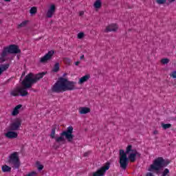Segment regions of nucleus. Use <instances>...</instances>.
Segmentation results:
<instances>
[{
	"label": "nucleus",
	"mask_w": 176,
	"mask_h": 176,
	"mask_svg": "<svg viewBox=\"0 0 176 176\" xmlns=\"http://www.w3.org/2000/svg\"><path fill=\"white\" fill-rule=\"evenodd\" d=\"M1 170L3 173H10V171H12V168L8 165H3L1 167Z\"/></svg>",
	"instance_id": "obj_18"
},
{
	"label": "nucleus",
	"mask_w": 176,
	"mask_h": 176,
	"mask_svg": "<svg viewBox=\"0 0 176 176\" xmlns=\"http://www.w3.org/2000/svg\"><path fill=\"white\" fill-rule=\"evenodd\" d=\"M83 58H85V55H82V56L80 57V60H83Z\"/></svg>",
	"instance_id": "obj_37"
},
{
	"label": "nucleus",
	"mask_w": 176,
	"mask_h": 176,
	"mask_svg": "<svg viewBox=\"0 0 176 176\" xmlns=\"http://www.w3.org/2000/svg\"><path fill=\"white\" fill-rule=\"evenodd\" d=\"M171 124H162V127L164 130H167V129H170L171 127Z\"/></svg>",
	"instance_id": "obj_27"
},
{
	"label": "nucleus",
	"mask_w": 176,
	"mask_h": 176,
	"mask_svg": "<svg viewBox=\"0 0 176 176\" xmlns=\"http://www.w3.org/2000/svg\"><path fill=\"white\" fill-rule=\"evenodd\" d=\"M79 14H80V16H83L85 14V12L81 11V12H80Z\"/></svg>",
	"instance_id": "obj_34"
},
{
	"label": "nucleus",
	"mask_w": 176,
	"mask_h": 176,
	"mask_svg": "<svg viewBox=\"0 0 176 176\" xmlns=\"http://www.w3.org/2000/svg\"><path fill=\"white\" fill-rule=\"evenodd\" d=\"M21 53V50L19 49V46L14 44L5 47L1 54V58H5L8 54H19Z\"/></svg>",
	"instance_id": "obj_5"
},
{
	"label": "nucleus",
	"mask_w": 176,
	"mask_h": 176,
	"mask_svg": "<svg viewBox=\"0 0 176 176\" xmlns=\"http://www.w3.org/2000/svg\"><path fill=\"white\" fill-rule=\"evenodd\" d=\"M54 13H56V6L54 4H52L48 9L46 16L47 17H48V19H52Z\"/></svg>",
	"instance_id": "obj_12"
},
{
	"label": "nucleus",
	"mask_w": 176,
	"mask_h": 176,
	"mask_svg": "<svg viewBox=\"0 0 176 176\" xmlns=\"http://www.w3.org/2000/svg\"><path fill=\"white\" fill-rule=\"evenodd\" d=\"M28 87H16L14 89L10 92V95L12 96V97H19V96H21V97H25L26 96H28V91H27Z\"/></svg>",
	"instance_id": "obj_8"
},
{
	"label": "nucleus",
	"mask_w": 176,
	"mask_h": 176,
	"mask_svg": "<svg viewBox=\"0 0 176 176\" xmlns=\"http://www.w3.org/2000/svg\"><path fill=\"white\" fill-rule=\"evenodd\" d=\"M51 138H56V127L53 126L50 134Z\"/></svg>",
	"instance_id": "obj_24"
},
{
	"label": "nucleus",
	"mask_w": 176,
	"mask_h": 176,
	"mask_svg": "<svg viewBox=\"0 0 176 176\" xmlns=\"http://www.w3.org/2000/svg\"><path fill=\"white\" fill-rule=\"evenodd\" d=\"M28 24V21H23L21 23L18 25L17 28H24V27L27 26Z\"/></svg>",
	"instance_id": "obj_23"
},
{
	"label": "nucleus",
	"mask_w": 176,
	"mask_h": 176,
	"mask_svg": "<svg viewBox=\"0 0 176 176\" xmlns=\"http://www.w3.org/2000/svg\"><path fill=\"white\" fill-rule=\"evenodd\" d=\"M76 85V82L69 81L68 79L61 77L54 85L52 90L54 93H61L63 91H72L75 90Z\"/></svg>",
	"instance_id": "obj_1"
},
{
	"label": "nucleus",
	"mask_w": 176,
	"mask_h": 176,
	"mask_svg": "<svg viewBox=\"0 0 176 176\" xmlns=\"http://www.w3.org/2000/svg\"><path fill=\"white\" fill-rule=\"evenodd\" d=\"M79 64H80V62H79V61H76L75 63V65H76V66L79 65Z\"/></svg>",
	"instance_id": "obj_35"
},
{
	"label": "nucleus",
	"mask_w": 176,
	"mask_h": 176,
	"mask_svg": "<svg viewBox=\"0 0 176 176\" xmlns=\"http://www.w3.org/2000/svg\"><path fill=\"white\" fill-rule=\"evenodd\" d=\"M127 155H129V153H126V151L124 152V150H120V158L127 157Z\"/></svg>",
	"instance_id": "obj_22"
},
{
	"label": "nucleus",
	"mask_w": 176,
	"mask_h": 176,
	"mask_svg": "<svg viewBox=\"0 0 176 176\" xmlns=\"http://www.w3.org/2000/svg\"><path fill=\"white\" fill-rule=\"evenodd\" d=\"M120 166L121 168L126 170L129 166V158L127 157L120 158Z\"/></svg>",
	"instance_id": "obj_11"
},
{
	"label": "nucleus",
	"mask_w": 176,
	"mask_h": 176,
	"mask_svg": "<svg viewBox=\"0 0 176 176\" xmlns=\"http://www.w3.org/2000/svg\"><path fill=\"white\" fill-rule=\"evenodd\" d=\"M36 164L37 166V170H38V171H42V170H43V165L41 164V162L37 161L36 162Z\"/></svg>",
	"instance_id": "obj_25"
},
{
	"label": "nucleus",
	"mask_w": 176,
	"mask_h": 176,
	"mask_svg": "<svg viewBox=\"0 0 176 176\" xmlns=\"http://www.w3.org/2000/svg\"><path fill=\"white\" fill-rule=\"evenodd\" d=\"M161 63L162 64H168V63H170V59L165 58H162L161 60Z\"/></svg>",
	"instance_id": "obj_28"
},
{
	"label": "nucleus",
	"mask_w": 176,
	"mask_h": 176,
	"mask_svg": "<svg viewBox=\"0 0 176 176\" xmlns=\"http://www.w3.org/2000/svg\"><path fill=\"white\" fill-rule=\"evenodd\" d=\"M0 24H2V19H0Z\"/></svg>",
	"instance_id": "obj_40"
},
{
	"label": "nucleus",
	"mask_w": 176,
	"mask_h": 176,
	"mask_svg": "<svg viewBox=\"0 0 176 176\" xmlns=\"http://www.w3.org/2000/svg\"><path fill=\"white\" fill-rule=\"evenodd\" d=\"M79 113L80 115H86V113H89L90 112V108L89 107H80Z\"/></svg>",
	"instance_id": "obj_16"
},
{
	"label": "nucleus",
	"mask_w": 176,
	"mask_h": 176,
	"mask_svg": "<svg viewBox=\"0 0 176 176\" xmlns=\"http://www.w3.org/2000/svg\"><path fill=\"white\" fill-rule=\"evenodd\" d=\"M101 0H96L94 3V6L96 8V9H100V8H101Z\"/></svg>",
	"instance_id": "obj_21"
},
{
	"label": "nucleus",
	"mask_w": 176,
	"mask_h": 176,
	"mask_svg": "<svg viewBox=\"0 0 176 176\" xmlns=\"http://www.w3.org/2000/svg\"><path fill=\"white\" fill-rule=\"evenodd\" d=\"M85 36V33L83 32H80L78 34L77 38L78 39H82Z\"/></svg>",
	"instance_id": "obj_30"
},
{
	"label": "nucleus",
	"mask_w": 176,
	"mask_h": 176,
	"mask_svg": "<svg viewBox=\"0 0 176 176\" xmlns=\"http://www.w3.org/2000/svg\"><path fill=\"white\" fill-rule=\"evenodd\" d=\"M130 152H132L130 153ZM126 153H130L128 156V160H130L131 163L135 162L136 157H141V153H140L137 150L133 149V146L129 145L126 149Z\"/></svg>",
	"instance_id": "obj_7"
},
{
	"label": "nucleus",
	"mask_w": 176,
	"mask_h": 176,
	"mask_svg": "<svg viewBox=\"0 0 176 176\" xmlns=\"http://www.w3.org/2000/svg\"><path fill=\"white\" fill-rule=\"evenodd\" d=\"M170 76L171 78H173V79H175V78H176V71L173 72L170 74Z\"/></svg>",
	"instance_id": "obj_31"
},
{
	"label": "nucleus",
	"mask_w": 176,
	"mask_h": 176,
	"mask_svg": "<svg viewBox=\"0 0 176 176\" xmlns=\"http://www.w3.org/2000/svg\"><path fill=\"white\" fill-rule=\"evenodd\" d=\"M54 54V51L53 50L49 51L44 56L40 58V63H41L42 64H45V63H47V61H50V60H52V58L53 57Z\"/></svg>",
	"instance_id": "obj_10"
},
{
	"label": "nucleus",
	"mask_w": 176,
	"mask_h": 176,
	"mask_svg": "<svg viewBox=\"0 0 176 176\" xmlns=\"http://www.w3.org/2000/svg\"><path fill=\"white\" fill-rule=\"evenodd\" d=\"M5 135L6 137H7V138L12 140L13 138H17L19 134H17V133L14 131H8L5 134Z\"/></svg>",
	"instance_id": "obj_14"
},
{
	"label": "nucleus",
	"mask_w": 176,
	"mask_h": 176,
	"mask_svg": "<svg viewBox=\"0 0 176 176\" xmlns=\"http://www.w3.org/2000/svg\"><path fill=\"white\" fill-rule=\"evenodd\" d=\"M24 75H25V73L22 74V76H24Z\"/></svg>",
	"instance_id": "obj_41"
},
{
	"label": "nucleus",
	"mask_w": 176,
	"mask_h": 176,
	"mask_svg": "<svg viewBox=\"0 0 176 176\" xmlns=\"http://www.w3.org/2000/svg\"><path fill=\"white\" fill-rule=\"evenodd\" d=\"M9 67H10V65L9 63L1 65L0 68H1L2 72H5V71H7L9 69Z\"/></svg>",
	"instance_id": "obj_20"
},
{
	"label": "nucleus",
	"mask_w": 176,
	"mask_h": 176,
	"mask_svg": "<svg viewBox=\"0 0 176 176\" xmlns=\"http://www.w3.org/2000/svg\"><path fill=\"white\" fill-rule=\"evenodd\" d=\"M72 133H74V127L72 126H68L66 131H64L60 133V137L55 138L56 142H64L65 138L68 142H72L74 137H75ZM64 136L65 138H64Z\"/></svg>",
	"instance_id": "obj_4"
},
{
	"label": "nucleus",
	"mask_w": 176,
	"mask_h": 176,
	"mask_svg": "<svg viewBox=\"0 0 176 176\" xmlns=\"http://www.w3.org/2000/svg\"><path fill=\"white\" fill-rule=\"evenodd\" d=\"M156 2L158 5H164L167 2V0H156Z\"/></svg>",
	"instance_id": "obj_29"
},
{
	"label": "nucleus",
	"mask_w": 176,
	"mask_h": 176,
	"mask_svg": "<svg viewBox=\"0 0 176 176\" xmlns=\"http://www.w3.org/2000/svg\"><path fill=\"white\" fill-rule=\"evenodd\" d=\"M21 119L16 118L10 125V130L11 131H16V130H19L20 127H21Z\"/></svg>",
	"instance_id": "obj_9"
},
{
	"label": "nucleus",
	"mask_w": 176,
	"mask_h": 176,
	"mask_svg": "<svg viewBox=\"0 0 176 176\" xmlns=\"http://www.w3.org/2000/svg\"><path fill=\"white\" fill-rule=\"evenodd\" d=\"M45 75H46L45 72L38 73L35 76H34V74L32 73H29L25 76V78L22 81V85L23 87L31 89L32 85H34V83H36L38 80H41V79H42Z\"/></svg>",
	"instance_id": "obj_2"
},
{
	"label": "nucleus",
	"mask_w": 176,
	"mask_h": 176,
	"mask_svg": "<svg viewBox=\"0 0 176 176\" xmlns=\"http://www.w3.org/2000/svg\"><path fill=\"white\" fill-rule=\"evenodd\" d=\"M58 71H60V63H56L54 65V67L52 69V72H58Z\"/></svg>",
	"instance_id": "obj_19"
},
{
	"label": "nucleus",
	"mask_w": 176,
	"mask_h": 176,
	"mask_svg": "<svg viewBox=\"0 0 176 176\" xmlns=\"http://www.w3.org/2000/svg\"><path fill=\"white\" fill-rule=\"evenodd\" d=\"M8 164L12 168H14V170L20 168L21 162L19 153L14 152L10 155L8 157Z\"/></svg>",
	"instance_id": "obj_6"
},
{
	"label": "nucleus",
	"mask_w": 176,
	"mask_h": 176,
	"mask_svg": "<svg viewBox=\"0 0 176 176\" xmlns=\"http://www.w3.org/2000/svg\"><path fill=\"white\" fill-rule=\"evenodd\" d=\"M88 155H89V152H87V153H84L85 157H86L88 156Z\"/></svg>",
	"instance_id": "obj_36"
},
{
	"label": "nucleus",
	"mask_w": 176,
	"mask_h": 176,
	"mask_svg": "<svg viewBox=\"0 0 176 176\" xmlns=\"http://www.w3.org/2000/svg\"><path fill=\"white\" fill-rule=\"evenodd\" d=\"M118 25L113 23L106 27V29L104 30V32H112V31L115 32L118 30Z\"/></svg>",
	"instance_id": "obj_13"
},
{
	"label": "nucleus",
	"mask_w": 176,
	"mask_h": 176,
	"mask_svg": "<svg viewBox=\"0 0 176 176\" xmlns=\"http://www.w3.org/2000/svg\"><path fill=\"white\" fill-rule=\"evenodd\" d=\"M146 176H155L153 175V173H151V172H148L146 174Z\"/></svg>",
	"instance_id": "obj_32"
},
{
	"label": "nucleus",
	"mask_w": 176,
	"mask_h": 176,
	"mask_svg": "<svg viewBox=\"0 0 176 176\" xmlns=\"http://www.w3.org/2000/svg\"><path fill=\"white\" fill-rule=\"evenodd\" d=\"M157 133H158L157 131H153V134L156 135V134H157Z\"/></svg>",
	"instance_id": "obj_38"
},
{
	"label": "nucleus",
	"mask_w": 176,
	"mask_h": 176,
	"mask_svg": "<svg viewBox=\"0 0 176 176\" xmlns=\"http://www.w3.org/2000/svg\"><path fill=\"white\" fill-rule=\"evenodd\" d=\"M170 162L168 160H164L162 157L156 158L153 164L150 166L148 171H160L161 168L167 167Z\"/></svg>",
	"instance_id": "obj_3"
},
{
	"label": "nucleus",
	"mask_w": 176,
	"mask_h": 176,
	"mask_svg": "<svg viewBox=\"0 0 176 176\" xmlns=\"http://www.w3.org/2000/svg\"><path fill=\"white\" fill-rule=\"evenodd\" d=\"M11 0H4L5 2H10Z\"/></svg>",
	"instance_id": "obj_39"
},
{
	"label": "nucleus",
	"mask_w": 176,
	"mask_h": 176,
	"mask_svg": "<svg viewBox=\"0 0 176 176\" xmlns=\"http://www.w3.org/2000/svg\"><path fill=\"white\" fill-rule=\"evenodd\" d=\"M36 12H38V9L36 8V7H32L30 10V14H36Z\"/></svg>",
	"instance_id": "obj_26"
},
{
	"label": "nucleus",
	"mask_w": 176,
	"mask_h": 176,
	"mask_svg": "<svg viewBox=\"0 0 176 176\" xmlns=\"http://www.w3.org/2000/svg\"><path fill=\"white\" fill-rule=\"evenodd\" d=\"M64 61H65V63H67V64H69V58H65Z\"/></svg>",
	"instance_id": "obj_33"
},
{
	"label": "nucleus",
	"mask_w": 176,
	"mask_h": 176,
	"mask_svg": "<svg viewBox=\"0 0 176 176\" xmlns=\"http://www.w3.org/2000/svg\"><path fill=\"white\" fill-rule=\"evenodd\" d=\"M21 107H23V105H21V104H18V105H16V106L14 108V109H13V111H12L11 115H12V116H17V115H19V113H20V109H21Z\"/></svg>",
	"instance_id": "obj_15"
},
{
	"label": "nucleus",
	"mask_w": 176,
	"mask_h": 176,
	"mask_svg": "<svg viewBox=\"0 0 176 176\" xmlns=\"http://www.w3.org/2000/svg\"><path fill=\"white\" fill-rule=\"evenodd\" d=\"M90 79V75L87 74L82 77H81L79 80V85H82V83H85V82H87Z\"/></svg>",
	"instance_id": "obj_17"
},
{
	"label": "nucleus",
	"mask_w": 176,
	"mask_h": 176,
	"mask_svg": "<svg viewBox=\"0 0 176 176\" xmlns=\"http://www.w3.org/2000/svg\"><path fill=\"white\" fill-rule=\"evenodd\" d=\"M170 1H171V2H175V0H170Z\"/></svg>",
	"instance_id": "obj_42"
}]
</instances>
